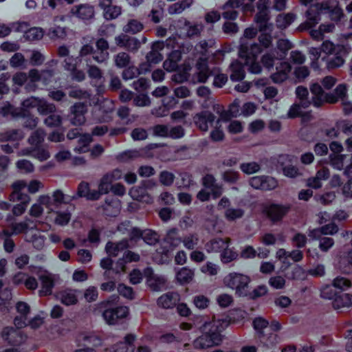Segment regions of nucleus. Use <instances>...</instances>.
I'll list each match as a JSON object with an SVG mask.
<instances>
[{"instance_id":"f257e3e1","label":"nucleus","mask_w":352,"mask_h":352,"mask_svg":"<svg viewBox=\"0 0 352 352\" xmlns=\"http://www.w3.org/2000/svg\"><path fill=\"white\" fill-rule=\"evenodd\" d=\"M349 53V50L346 46L336 45L329 40H326L320 47L309 49L310 65L315 70L319 69L322 63H325L328 68L339 67L344 65V58Z\"/></svg>"},{"instance_id":"f03ea898","label":"nucleus","mask_w":352,"mask_h":352,"mask_svg":"<svg viewBox=\"0 0 352 352\" xmlns=\"http://www.w3.org/2000/svg\"><path fill=\"white\" fill-rule=\"evenodd\" d=\"M229 322L226 319L213 317L211 320H206L199 327L202 336L197 338L194 342V347L203 349L219 346L223 340L221 332L228 326Z\"/></svg>"},{"instance_id":"7ed1b4c3","label":"nucleus","mask_w":352,"mask_h":352,"mask_svg":"<svg viewBox=\"0 0 352 352\" xmlns=\"http://www.w3.org/2000/svg\"><path fill=\"white\" fill-rule=\"evenodd\" d=\"M258 31L254 28H248L245 30L243 37L241 38L240 49L239 51V57L244 60L245 64L248 66L250 72L252 74H260L261 66L256 61L258 56L262 52V48L257 43L249 45L245 39L254 38Z\"/></svg>"},{"instance_id":"20e7f679","label":"nucleus","mask_w":352,"mask_h":352,"mask_svg":"<svg viewBox=\"0 0 352 352\" xmlns=\"http://www.w3.org/2000/svg\"><path fill=\"white\" fill-rule=\"evenodd\" d=\"M256 0H228L224 5V8L228 7L233 8H241L243 12H254V4ZM269 0H258L257 3L258 12L255 16L254 21L259 27L261 31H264L267 28H270L272 25L268 23L270 19V11L268 8Z\"/></svg>"},{"instance_id":"39448f33","label":"nucleus","mask_w":352,"mask_h":352,"mask_svg":"<svg viewBox=\"0 0 352 352\" xmlns=\"http://www.w3.org/2000/svg\"><path fill=\"white\" fill-rule=\"evenodd\" d=\"M208 43L206 41H201L198 43L195 50L197 54H200L199 60L196 65L195 79L199 82H206L210 75L214 76L213 85L216 87L221 88L228 81V76L224 74H219L216 69L210 71L207 65V60L205 58L208 52Z\"/></svg>"},{"instance_id":"423d86ee","label":"nucleus","mask_w":352,"mask_h":352,"mask_svg":"<svg viewBox=\"0 0 352 352\" xmlns=\"http://www.w3.org/2000/svg\"><path fill=\"white\" fill-rule=\"evenodd\" d=\"M329 14L332 21H339L343 16L342 10L339 7H335L331 9L327 4L316 3L311 5L305 13L306 21L300 24V30H309L314 28L321 20V15Z\"/></svg>"},{"instance_id":"0eeeda50","label":"nucleus","mask_w":352,"mask_h":352,"mask_svg":"<svg viewBox=\"0 0 352 352\" xmlns=\"http://www.w3.org/2000/svg\"><path fill=\"white\" fill-rule=\"evenodd\" d=\"M311 92L313 94L311 102L315 107H320L324 102L335 103L338 100L341 102L347 98V87L344 84L338 85L331 94H324L321 86L314 83L311 86Z\"/></svg>"},{"instance_id":"6e6552de","label":"nucleus","mask_w":352,"mask_h":352,"mask_svg":"<svg viewBox=\"0 0 352 352\" xmlns=\"http://www.w3.org/2000/svg\"><path fill=\"white\" fill-rule=\"evenodd\" d=\"M64 201V195L59 190L53 192L50 195H42L38 197L36 203L34 204L30 210L32 216L37 217L41 216L45 210L47 213L53 212L60 204Z\"/></svg>"},{"instance_id":"1a4fd4ad","label":"nucleus","mask_w":352,"mask_h":352,"mask_svg":"<svg viewBox=\"0 0 352 352\" xmlns=\"http://www.w3.org/2000/svg\"><path fill=\"white\" fill-rule=\"evenodd\" d=\"M181 242L177 230L176 229L169 230L163 242V247L160 250H157L153 256V260L158 263H165L168 261L169 254L180 245Z\"/></svg>"},{"instance_id":"9d476101","label":"nucleus","mask_w":352,"mask_h":352,"mask_svg":"<svg viewBox=\"0 0 352 352\" xmlns=\"http://www.w3.org/2000/svg\"><path fill=\"white\" fill-rule=\"evenodd\" d=\"M250 278L248 276L241 273L232 272L223 278V283L228 287L235 291L240 296H248V287Z\"/></svg>"},{"instance_id":"9b49d317","label":"nucleus","mask_w":352,"mask_h":352,"mask_svg":"<svg viewBox=\"0 0 352 352\" xmlns=\"http://www.w3.org/2000/svg\"><path fill=\"white\" fill-rule=\"evenodd\" d=\"M292 48V43L287 39H279L277 49L265 54L261 58L263 65L267 69L272 68L275 60L283 59L287 52Z\"/></svg>"},{"instance_id":"f8f14e48","label":"nucleus","mask_w":352,"mask_h":352,"mask_svg":"<svg viewBox=\"0 0 352 352\" xmlns=\"http://www.w3.org/2000/svg\"><path fill=\"white\" fill-rule=\"evenodd\" d=\"M175 41V37H170L166 41V42L157 41L154 43L152 47V50L146 56L147 63H146V67H148L150 70L151 65L157 64L162 61L163 59V54L161 52L164 51L165 48L168 50L170 48H175L176 47Z\"/></svg>"},{"instance_id":"ddd939ff","label":"nucleus","mask_w":352,"mask_h":352,"mask_svg":"<svg viewBox=\"0 0 352 352\" xmlns=\"http://www.w3.org/2000/svg\"><path fill=\"white\" fill-rule=\"evenodd\" d=\"M129 222L126 221L119 226L118 229L122 233L128 232L132 239L142 237L144 242L150 245L155 244L158 241L157 233L151 230L141 232L140 230L135 228L129 229Z\"/></svg>"},{"instance_id":"4468645a","label":"nucleus","mask_w":352,"mask_h":352,"mask_svg":"<svg viewBox=\"0 0 352 352\" xmlns=\"http://www.w3.org/2000/svg\"><path fill=\"white\" fill-rule=\"evenodd\" d=\"M14 327H8L3 329L1 337L8 344L14 346H19L22 341V319L17 316L14 321Z\"/></svg>"},{"instance_id":"2eb2a0df","label":"nucleus","mask_w":352,"mask_h":352,"mask_svg":"<svg viewBox=\"0 0 352 352\" xmlns=\"http://www.w3.org/2000/svg\"><path fill=\"white\" fill-rule=\"evenodd\" d=\"M204 188L197 194V198L201 201L209 199L210 194L214 198H217L222 193V189L217 185L212 175H208L203 178Z\"/></svg>"},{"instance_id":"dca6fc26","label":"nucleus","mask_w":352,"mask_h":352,"mask_svg":"<svg viewBox=\"0 0 352 352\" xmlns=\"http://www.w3.org/2000/svg\"><path fill=\"white\" fill-rule=\"evenodd\" d=\"M122 177V173L119 169H115L104 175L98 184L97 192H99V197L101 195L107 194L111 190L113 182L120 179Z\"/></svg>"},{"instance_id":"f3484780","label":"nucleus","mask_w":352,"mask_h":352,"mask_svg":"<svg viewBox=\"0 0 352 352\" xmlns=\"http://www.w3.org/2000/svg\"><path fill=\"white\" fill-rule=\"evenodd\" d=\"M154 184L151 181H146L141 186H135L131 188L129 194L133 199L145 203H151L153 199L148 194L147 191L151 190Z\"/></svg>"},{"instance_id":"a211bd4d","label":"nucleus","mask_w":352,"mask_h":352,"mask_svg":"<svg viewBox=\"0 0 352 352\" xmlns=\"http://www.w3.org/2000/svg\"><path fill=\"white\" fill-rule=\"evenodd\" d=\"M230 200L223 197L218 204L219 209H226L224 212L225 218L229 221H234L243 217L244 210L241 208H233L230 206Z\"/></svg>"},{"instance_id":"6ab92c4d","label":"nucleus","mask_w":352,"mask_h":352,"mask_svg":"<svg viewBox=\"0 0 352 352\" xmlns=\"http://www.w3.org/2000/svg\"><path fill=\"white\" fill-rule=\"evenodd\" d=\"M128 314V307L122 306L115 309H106L102 313V317L107 324H114L119 319L126 318Z\"/></svg>"},{"instance_id":"aec40b11","label":"nucleus","mask_w":352,"mask_h":352,"mask_svg":"<svg viewBox=\"0 0 352 352\" xmlns=\"http://www.w3.org/2000/svg\"><path fill=\"white\" fill-rule=\"evenodd\" d=\"M250 186L255 189L269 190L274 189L277 185V181L271 177L256 176L250 180Z\"/></svg>"},{"instance_id":"412c9836","label":"nucleus","mask_w":352,"mask_h":352,"mask_svg":"<svg viewBox=\"0 0 352 352\" xmlns=\"http://www.w3.org/2000/svg\"><path fill=\"white\" fill-rule=\"evenodd\" d=\"M178 28L177 34L179 36H193L199 34L202 30L201 25H190L185 19L179 21L176 25Z\"/></svg>"},{"instance_id":"4be33fe9","label":"nucleus","mask_w":352,"mask_h":352,"mask_svg":"<svg viewBox=\"0 0 352 352\" xmlns=\"http://www.w3.org/2000/svg\"><path fill=\"white\" fill-rule=\"evenodd\" d=\"M34 274L41 281V296H47L52 293L54 287V282L50 275L47 274L41 268L34 267Z\"/></svg>"},{"instance_id":"5701e85b","label":"nucleus","mask_w":352,"mask_h":352,"mask_svg":"<svg viewBox=\"0 0 352 352\" xmlns=\"http://www.w3.org/2000/svg\"><path fill=\"white\" fill-rule=\"evenodd\" d=\"M195 125L203 131H207L215 121V116L210 112L202 111L193 118Z\"/></svg>"},{"instance_id":"b1692460","label":"nucleus","mask_w":352,"mask_h":352,"mask_svg":"<svg viewBox=\"0 0 352 352\" xmlns=\"http://www.w3.org/2000/svg\"><path fill=\"white\" fill-rule=\"evenodd\" d=\"M24 107H36L37 111L41 114L43 115L52 112L55 109L53 104H48L45 100L36 98H31L24 100L23 108Z\"/></svg>"},{"instance_id":"393cba45","label":"nucleus","mask_w":352,"mask_h":352,"mask_svg":"<svg viewBox=\"0 0 352 352\" xmlns=\"http://www.w3.org/2000/svg\"><path fill=\"white\" fill-rule=\"evenodd\" d=\"M252 325L257 333L264 334V330L278 331L280 329V324L277 321H273L269 324L268 321L263 317H256L253 320Z\"/></svg>"},{"instance_id":"a878e982","label":"nucleus","mask_w":352,"mask_h":352,"mask_svg":"<svg viewBox=\"0 0 352 352\" xmlns=\"http://www.w3.org/2000/svg\"><path fill=\"white\" fill-rule=\"evenodd\" d=\"M79 62H81V59H78V58H74L72 56H67L65 59V69L72 72V77L73 80L80 82L85 79V75L83 72L77 69L79 67Z\"/></svg>"},{"instance_id":"bb28decb","label":"nucleus","mask_w":352,"mask_h":352,"mask_svg":"<svg viewBox=\"0 0 352 352\" xmlns=\"http://www.w3.org/2000/svg\"><path fill=\"white\" fill-rule=\"evenodd\" d=\"M79 291L72 289H65L56 294V298L66 306L76 305L78 300Z\"/></svg>"},{"instance_id":"cd10ccee","label":"nucleus","mask_w":352,"mask_h":352,"mask_svg":"<svg viewBox=\"0 0 352 352\" xmlns=\"http://www.w3.org/2000/svg\"><path fill=\"white\" fill-rule=\"evenodd\" d=\"M292 67L287 62H282L276 67V72L272 74L271 78L274 83H281L288 79Z\"/></svg>"},{"instance_id":"c85d7f7f","label":"nucleus","mask_w":352,"mask_h":352,"mask_svg":"<svg viewBox=\"0 0 352 352\" xmlns=\"http://www.w3.org/2000/svg\"><path fill=\"white\" fill-rule=\"evenodd\" d=\"M135 340L136 336L134 334H127L124 338V341L118 342L111 348L110 352H134Z\"/></svg>"},{"instance_id":"c756f323","label":"nucleus","mask_w":352,"mask_h":352,"mask_svg":"<svg viewBox=\"0 0 352 352\" xmlns=\"http://www.w3.org/2000/svg\"><path fill=\"white\" fill-rule=\"evenodd\" d=\"M329 175V170L327 168H322L317 171L314 177L307 179V186L316 189L320 188L322 187L323 182L327 180Z\"/></svg>"},{"instance_id":"7c9ffc66","label":"nucleus","mask_w":352,"mask_h":352,"mask_svg":"<svg viewBox=\"0 0 352 352\" xmlns=\"http://www.w3.org/2000/svg\"><path fill=\"white\" fill-rule=\"evenodd\" d=\"M338 226L335 223H331L320 228L310 230L309 232V236L314 240H317L319 239L322 234H333L338 232Z\"/></svg>"},{"instance_id":"2f4dec72","label":"nucleus","mask_w":352,"mask_h":352,"mask_svg":"<svg viewBox=\"0 0 352 352\" xmlns=\"http://www.w3.org/2000/svg\"><path fill=\"white\" fill-rule=\"evenodd\" d=\"M86 107L84 104L78 102L72 107V113L73 117L71 118V122L74 125H81L85 122V113Z\"/></svg>"},{"instance_id":"473e14b6","label":"nucleus","mask_w":352,"mask_h":352,"mask_svg":"<svg viewBox=\"0 0 352 352\" xmlns=\"http://www.w3.org/2000/svg\"><path fill=\"white\" fill-rule=\"evenodd\" d=\"M140 259V256L138 254L127 251L123 255V257L118 260L116 266L113 268V271L116 274H119L125 271V264L127 263L138 261Z\"/></svg>"},{"instance_id":"72a5a7b5","label":"nucleus","mask_w":352,"mask_h":352,"mask_svg":"<svg viewBox=\"0 0 352 352\" xmlns=\"http://www.w3.org/2000/svg\"><path fill=\"white\" fill-rule=\"evenodd\" d=\"M310 29V36L315 40H322L324 35L327 33H331L335 29V25L333 23H322L318 29Z\"/></svg>"},{"instance_id":"f704fd0d","label":"nucleus","mask_w":352,"mask_h":352,"mask_svg":"<svg viewBox=\"0 0 352 352\" xmlns=\"http://www.w3.org/2000/svg\"><path fill=\"white\" fill-rule=\"evenodd\" d=\"M179 300V294L170 292L161 296L157 300V304L162 307L168 309L175 306Z\"/></svg>"},{"instance_id":"c9c22d12","label":"nucleus","mask_w":352,"mask_h":352,"mask_svg":"<svg viewBox=\"0 0 352 352\" xmlns=\"http://www.w3.org/2000/svg\"><path fill=\"white\" fill-rule=\"evenodd\" d=\"M195 276V270L188 267L179 268L176 272L175 278L177 281L181 285H185L190 283Z\"/></svg>"},{"instance_id":"e433bc0d","label":"nucleus","mask_w":352,"mask_h":352,"mask_svg":"<svg viewBox=\"0 0 352 352\" xmlns=\"http://www.w3.org/2000/svg\"><path fill=\"white\" fill-rule=\"evenodd\" d=\"M72 14L82 20H88L94 15V10L92 6L88 5H80L72 10Z\"/></svg>"},{"instance_id":"4c0bfd02","label":"nucleus","mask_w":352,"mask_h":352,"mask_svg":"<svg viewBox=\"0 0 352 352\" xmlns=\"http://www.w3.org/2000/svg\"><path fill=\"white\" fill-rule=\"evenodd\" d=\"M52 76V73L49 71L39 74L37 70L32 69L30 72L28 77L25 80L23 79V82L30 80L32 82H41L43 85H47L48 84V78Z\"/></svg>"},{"instance_id":"58836bf2","label":"nucleus","mask_w":352,"mask_h":352,"mask_svg":"<svg viewBox=\"0 0 352 352\" xmlns=\"http://www.w3.org/2000/svg\"><path fill=\"white\" fill-rule=\"evenodd\" d=\"M102 106L100 104V106H96L95 107V112L100 114V113H105V116H102V118H97L96 120L98 122H106L108 120L110 117L108 116L109 113H111L113 109V104L111 101L104 99L102 101Z\"/></svg>"},{"instance_id":"ea45409f","label":"nucleus","mask_w":352,"mask_h":352,"mask_svg":"<svg viewBox=\"0 0 352 352\" xmlns=\"http://www.w3.org/2000/svg\"><path fill=\"white\" fill-rule=\"evenodd\" d=\"M43 36V31L41 28L32 27L27 28L23 24V38L28 41H38Z\"/></svg>"},{"instance_id":"a19ab883","label":"nucleus","mask_w":352,"mask_h":352,"mask_svg":"<svg viewBox=\"0 0 352 352\" xmlns=\"http://www.w3.org/2000/svg\"><path fill=\"white\" fill-rule=\"evenodd\" d=\"M21 112V109L14 107L9 102L0 104V115L3 117L11 116L16 118L20 116Z\"/></svg>"},{"instance_id":"79ce46f5","label":"nucleus","mask_w":352,"mask_h":352,"mask_svg":"<svg viewBox=\"0 0 352 352\" xmlns=\"http://www.w3.org/2000/svg\"><path fill=\"white\" fill-rule=\"evenodd\" d=\"M288 211V208L280 205H272L266 210L269 217L274 221L280 219Z\"/></svg>"},{"instance_id":"37998d69","label":"nucleus","mask_w":352,"mask_h":352,"mask_svg":"<svg viewBox=\"0 0 352 352\" xmlns=\"http://www.w3.org/2000/svg\"><path fill=\"white\" fill-rule=\"evenodd\" d=\"M182 58V52L179 50H174L172 52L164 64V68L167 72H170L175 71L177 68V61Z\"/></svg>"},{"instance_id":"c03bdc74","label":"nucleus","mask_w":352,"mask_h":352,"mask_svg":"<svg viewBox=\"0 0 352 352\" xmlns=\"http://www.w3.org/2000/svg\"><path fill=\"white\" fill-rule=\"evenodd\" d=\"M230 241L228 239H215L206 244V250L208 252H221L226 248H228Z\"/></svg>"},{"instance_id":"a18cd8bd","label":"nucleus","mask_w":352,"mask_h":352,"mask_svg":"<svg viewBox=\"0 0 352 352\" xmlns=\"http://www.w3.org/2000/svg\"><path fill=\"white\" fill-rule=\"evenodd\" d=\"M116 43L120 47L129 50H135L138 47L139 43L134 38H131L125 34H121L115 38Z\"/></svg>"},{"instance_id":"49530a36","label":"nucleus","mask_w":352,"mask_h":352,"mask_svg":"<svg viewBox=\"0 0 352 352\" xmlns=\"http://www.w3.org/2000/svg\"><path fill=\"white\" fill-rule=\"evenodd\" d=\"M230 79L232 81H239L245 78L243 66L238 61H233L230 66Z\"/></svg>"},{"instance_id":"de8ad7c7","label":"nucleus","mask_w":352,"mask_h":352,"mask_svg":"<svg viewBox=\"0 0 352 352\" xmlns=\"http://www.w3.org/2000/svg\"><path fill=\"white\" fill-rule=\"evenodd\" d=\"M296 19V15L292 12L278 14L276 19V25L280 29H285Z\"/></svg>"},{"instance_id":"09e8293b","label":"nucleus","mask_w":352,"mask_h":352,"mask_svg":"<svg viewBox=\"0 0 352 352\" xmlns=\"http://www.w3.org/2000/svg\"><path fill=\"white\" fill-rule=\"evenodd\" d=\"M145 275L147 276V283L154 290H157L161 285H164L165 280L163 277L153 274L151 268L145 270Z\"/></svg>"},{"instance_id":"8fccbe9b","label":"nucleus","mask_w":352,"mask_h":352,"mask_svg":"<svg viewBox=\"0 0 352 352\" xmlns=\"http://www.w3.org/2000/svg\"><path fill=\"white\" fill-rule=\"evenodd\" d=\"M333 306L336 309L352 306V294H343L337 296L333 300Z\"/></svg>"},{"instance_id":"3c124183","label":"nucleus","mask_w":352,"mask_h":352,"mask_svg":"<svg viewBox=\"0 0 352 352\" xmlns=\"http://www.w3.org/2000/svg\"><path fill=\"white\" fill-rule=\"evenodd\" d=\"M129 247L128 241L123 240L118 243H108L106 245V251L109 256H116L120 252Z\"/></svg>"},{"instance_id":"603ef678","label":"nucleus","mask_w":352,"mask_h":352,"mask_svg":"<svg viewBox=\"0 0 352 352\" xmlns=\"http://www.w3.org/2000/svg\"><path fill=\"white\" fill-rule=\"evenodd\" d=\"M96 47L98 50H100V55L94 54L93 56L94 59L98 62L102 63L107 60L109 56V54L107 52L108 49V43L104 39H99L96 43Z\"/></svg>"},{"instance_id":"864d4df0","label":"nucleus","mask_w":352,"mask_h":352,"mask_svg":"<svg viewBox=\"0 0 352 352\" xmlns=\"http://www.w3.org/2000/svg\"><path fill=\"white\" fill-rule=\"evenodd\" d=\"M78 193L80 197H85L87 199L96 200L99 199V192L97 190L89 189L87 183H81L78 186Z\"/></svg>"},{"instance_id":"5fc2aeb1","label":"nucleus","mask_w":352,"mask_h":352,"mask_svg":"<svg viewBox=\"0 0 352 352\" xmlns=\"http://www.w3.org/2000/svg\"><path fill=\"white\" fill-rule=\"evenodd\" d=\"M273 331L268 334H263L261 337V343L263 346L268 349L274 347L280 342L278 336Z\"/></svg>"},{"instance_id":"6e6d98bb","label":"nucleus","mask_w":352,"mask_h":352,"mask_svg":"<svg viewBox=\"0 0 352 352\" xmlns=\"http://www.w3.org/2000/svg\"><path fill=\"white\" fill-rule=\"evenodd\" d=\"M146 64H142L137 69L134 67H129L122 73V77L124 80H131L133 78L138 74H145L149 71L148 67H146Z\"/></svg>"},{"instance_id":"4d7b16f0","label":"nucleus","mask_w":352,"mask_h":352,"mask_svg":"<svg viewBox=\"0 0 352 352\" xmlns=\"http://www.w3.org/2000/svg\"><path fill=\"white\" fill-rule=\"evenodd\" d=\"M269 23L272 25V27L270 28L266 29L264 31H261L260 28H258L259 31L261 32V35L258 36V45L261 47L262 46L263 48H269L272 45V38L270 33L272 31L273 25L271 23Z\"/></svg>"},{"instance_id":"13d9d810","label":"nucleus","mask_w":352,"mask_h":352,"mask_svg":"<svg viewBox=\"0 0 352 352\" xmlns=\"http://www.w3.org/2000/svg\"><path fill=\"white\" fill-rule=\"evenodd\" d=\"M346 157L344 154H330L329 156V164L335 169L340 170L344 167V162Z\"/></svg>"},{"instance_id":"bf43d9fd","label":"nucleus","mask_w":352,"mask_h":352,"mask_svg":"<svg viewBox=\"0 0 352 352\" xmlns=\"http://www.w3.org/2000/svg\"><path fill=\"white\" fill-rule=\"evenodd\" d=\"M92 141L91 135L89 134H84L80 136L78 139V146H77L74 151L77 153H86L89 151L88 146Z\"/></svg>"},{"instance_id":"052dcab7","label":"nucleus","mask_w":352,"mask_h":352,"mask_svg":"<svg viewBox=\"0 0 352 352\" xmlns=\"http://www.w3.org/2000/svg\"><path fill=\"white\" fill-rule=\"evenodd\" d=\"M192 3V0H183L181 3H176L170 6L168 8V12L170 14H179L189 8Z\"/></svg>"},{"instance_id":"680f3d73","label":"nucleus","mask_w":352,"mask_h":352,"mask_svg":"<svg viewBox=\"0 0 352 352\" xmlns=\"http://www.w3.org/2000/svg\"><path fill=\"white\" fill-rule=\"evenodd\" d=\"M190 69L191 67L189 65L180 67L177 73L173 75V80L178 82H182L187 80L189 77V72Z\"/></svg>"},{"instance_id":"e2e57ef3","label":"nucleus","mask_w":352,"mask_h":352,"mask_svg":"<svg viewBox=\"0 0 352 352\" xmlns=\"http://www.w3.org/2000/svg\"><path fill=\"white\" fill-rule=\"evenodd\" d=\"M143 29V25L141 22L135 20H130L124 27L123 30L126 33L136 34Z\"/></svg>"},{"instance_id":"0e129e2a","label":"nucleus","mask_w":352,"mask_h":352,"mask_svg":"<svg viewBox=\"0 0 352 352\" xmlns=\"http://www.w3.org/2000/svg\"><path fill=\"white\" fill-rule=\"evenodd\" d=\"M199 270L204 274L215 276L219 273L220 268L217 264L209 261L203 265Z\"/></svg>"},{"instance_id":"69168bd1","label":"nucleus","mask_w":352,"mask_h":352,"mask_svg":"<svg viewBox=\"0 0 352 352\" xmlns=\"http://www.w3.org/2000/svg\"><path fill=\"white\" fill-rule=\"evenodd\" d=\"M101 344V339L94 334L85 336L83 338V345L87 349H92V347L100 346Z\"/></svg>"},{"instance_id":"338daca9","label":"nucleus","mask_w":352,"mask_h":352,"mask_svg":"<svg viewBox=\"0 0 352 352\" xmlns=\"http://www.w3.org/2000/svg\"><path fill=\"white\" fill-rule=\"evenodd\" d=\"M300 104H293L288 111V118H294L298 116H301L303 121H308L311 118V115L308 113L302 114L300 111Z\"/></svg>"},{"instance_id":"774afa93","label":"nucleus","mask_w":352,"mask_h":352,"mask_svg":"<svg viewBox=\"0 0 352 352\" xmlns=\"http://www.w3.org/2000/svg\"><path fill=\"white\" fill-rule=\"evenodd\" d=\"M70 219L71 213L68 210L58 211L56 212L54 222L58 226H65L69 222Z\"/></svg>"}]
</instances>
